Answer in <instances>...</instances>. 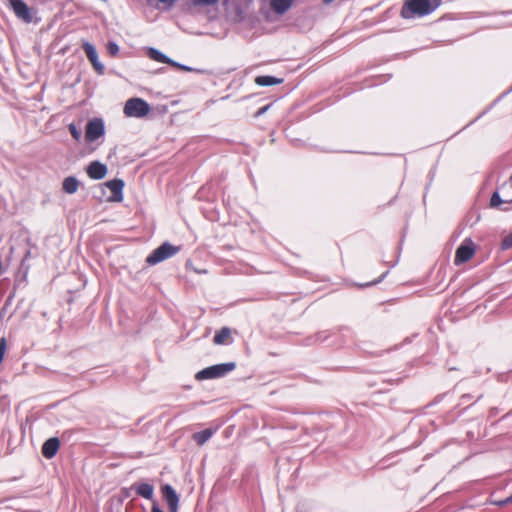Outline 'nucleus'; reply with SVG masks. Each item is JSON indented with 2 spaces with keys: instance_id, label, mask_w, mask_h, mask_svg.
I'll use <instances>...</instances> for the list:
<instances>
[{
  "instance_id": "f257e3e1",
  "label": "nucleus",
  "mask_w": 512,
  "mask_h": 512,
  "mask_svg": "<svg viewBox=\"0 0 512 512\" xmlns=\"http://www.w3.org/2000/svg\"><path fill=\"white\" fill-rule=\"evenodd\" d=\"M442 0H405L401 9V16L410 19L415 16L422 17L435 11Z\"/></svg>"
},
{
  "instance_id": "f03ea898",
  "label": "nucleus",
  "mask_w": 512,
  "mask_h": 512,
  "mask_svg": "<svg viewBox=\"0 0 512 512\" xmlns=\"http://www.w3.org/2000/svg\"><path fill=\"white\" fill-rule=\"evenodd\" d=\"M236 367L234 362L217 364L213 366H209L198 371L195 374V379L198 381L207 380V379H215L220 378L226 375L227 373L233 371Z\"/></svg>"
},
{
  "instance_id": "7ed1b4c3",
  "label": "nucleus",
  "mask_w": 512,
  "mask_h": 512,
  "mask_svg": "<svg viewBox=\"0 0 512 512\" xmlns=\"http://www.w3.org/2000/svg\"><path fill=\"white\" fill-rule=\"evenodd\" d=\"M127 117L142 118L149 114V104L141 98H131L126 101L123 109Z\"/></svg>"
},
{
  "instance_id": "20e7f679",
  "label": "nucleus",
  "mask_w": 512,
  "mask_h": 512,
  "mask_svg": "<svg viewBox=\"0 0 512 512\" xmlns=\"http://www.w3.org/2000/svg\"><path fill=\"white\" fill-rule=\"evenodd\" d=\"M179 247L173 246L168 242L163 243L158 248L153 250L151 254L146 258V262L149 265H155L160 263L168 258H171L176 253H178Z\"/></svg>"
},
{
  "instance_id": "39448f33",
  "label": "nucleus",
  "mask_w": 512,
  "mask_h": 512,
  "mask_svg": "<svg viewBox=\"0 0 512 512\" xmlns=\"http://www.w3.org/2000/svg\"><path fill=\"white\" fill-rule=\"evenodd\" d=\"M504 203H512V174L509 180L493 193L490 200V205L494 208L500 207Z\"/></svg>"
},
{
  "instance_id": "423d86ee",
  "label": "nucleus",
  "mask_w": 512,
  "mask_h": 512,
  "mask_svg": "<svg viewBox=\"0 0 512 512\" xmlns=\"http://www.w3.org/2000/svg\"><path fill=\"white\" fill-rule=\"evenodd\" d=\"M105 134L104 121L101 118H93L89 120L85 128V141L92 143L101 138Z\"/></svg>"
},
{
  "instance_id": "0eeeda50",
  "label": "nucleus",
  "mask_w": 512,
  "mask_h": 512,
  "mask_svg": "<svg viewBox=\"0 0 512 512\" xmlns=\"http://www.w3.org/2000/svg\"><path fill=\"white\" fill-rule=\"evenodd\" d=\"M475 254V245L471 239H465L457 248L454 262L456 265L469 261Z\"/></svg>"
},
{
  "instance_id": "6e6552de",
  "label": "nucleus",
  "mask_w": 512,
  "mask_h": 512,
  "mask_svg": "<svg viewBox=\"0 0 512 512\" xmlns=\"http://www.w3.org/2000/svg\"><path fill=\"white\" fill-rule=\"evenodd\" d=\"M14 14L26 23L33 21V13L31 8L22 0H7Z\"/></svg>"
},
{
  "instance_id": "1a4fd4ad",
  "label": "nucleus",
  "mask_w": 512,
  "mask_h": 512,
  "mask_svg": "<svg viewBox=\"0 0 512 512\" xmlns=\"http://www.w3.org/2000/svg\"><path fill=\"white\" fill-rule=\"evenodd\" d=\"M161 492L163 495V498L165 499L168 509L170 512H177L178 511V504H179V496L174 490V488L166 484L162 486Z\"/></svg>"
},
{
  "instance_id": "9d476101",
  "label": "nucleus",
  "mask_w": 512,
  "mask_h": 512,
  "mask_svg": "<svg viewBox=\"0 0 512 512\" xmlns=\"http://www.w3.org/2000/svg\"><path fill=\"white\" fill-rule=\"evenodd\" d=\"M82 48H83L87 58L91 62L92 66L94 67V69L99 74H102L104 72V67L98 61V54H97L95 47L89 42H83Z\"/></svg>"
},
{
  "instance_id": "9b49d317",
  "label": "nucleus",
  "mask_w": 512,
  "mask_h": 512,
  "mask_svg": "<svg viewBox=\"0 0 512 512\" xmlns=\"http://www.w3.org/2000/svg\"><path fill=\"white\" fill-rule=\"evenodd\" d=\"M86 172L91 179L100 180L106 176L107 167L98 161H93L88 165Z\"/></svg>"
},
{
  "instance_id": "f8f14e48",
  "label": "nucleus",
  "mask_w": 512,
  "mask_h": 512,
  "mask_svg": "<svg viewBox=\"0 0 512 512\" xmlns=\"http://www.w3.org/2000/svg\"><path fill=\"white\" fill-rule=\"evenodd\" d=\"M60 448V440L57 437L49 438L42 445V454L45 458H53Z\"/></svg>"
},
{
  "instance_id": "ddd939ff",
  "label": "nucleus",
  "mask_w": 512,
  "mask_h": 512,
  "mask_svg": "<svg viewBox=\"0 0 512 512\" xmlns=\"http://www.w3.org/2000/svg\"><path fill=\"white\" fill-rule=\"evenodd\" d=\"M108 189L112 192L114 201H121L123 199L122 190L124 187V182L121 179H113L105 184Z\"/></svg>"
},
{
  "instance_id": "4468645a",
  "label": "nucleus",
  "mask_w": 512,
  "mask_h": 512,
  "mask_svg": "<svg viewBox=\"0 0 512 512\" xmlns=\"http://www.w3.org/2000/svg\"><path fill=\"white\" fill-rule=\"evenodd\" d=\"M231 330L228 327H223L216 332L213 338V342L216 345H224L231 342Z\"/></svg>"
},
{
  "instance_id": "2eb2a0df",
  "label": "nucleus",
  "mask_w": 512,
  "mask_h": 512,
  "mask_svg": "<svg viewBox=\"0 0 512 512\" xmlns=\"http://www.w3.org/2000/svg\"><path fill=\"white\" fill-rule=\"evenodd\" d=\"M216 432V429L207 428L192 435V439L198 446L204 445Z\"/></svg>"
},
{
  "instance_id": "dca6fc26",
  "label": "nucleus",
  "mask_w": 512,
  "mask_h": 512,
  "mask_svg": "<svg viewBox=\"0 0 512 512\" xmlns=\"http://www.w3.org/2000/svg\"><path fill=\"white\" fill-rule=\"evenodd\" d=\"M135 491L137 495L151 500L154 495V487L148 483H139L134 485Z\"/></svg>"
},
{
  "instance_id": "f3484780",
  "label": "nucleus",
  "mask_w": 512,
  "mask_h": 512,
  "mask_svg": "<svg viewBox=\"0 0 512 512\" xmlns=\"http://www.w3.org/2000/svg\"><path fill=\"white\" fill-rule=\"evenodd\" d=\"M294 0H270L271 9L277 14H284L292 6Z\"/></svg>"
},
{
  "instance_id": "a211bd4d",
  "label": "nucleus",
  "mask_w": 512,
  "mask_h": 512,
  "mask_svg": "<svg viewBox=\"0 0 512 512\" xmlns=\"http://www.w3.org/2000/svg\"><path fill=\"white\" fill-rule=\"evenodd\" d=\"M78 187L79 181L73 176L66 177L62 184L63 190L68 194L75 193L78 190Z\"/></svg>"
},
{
  "instance_id": "6ab92c4d",
  "label": "nucleus",
  "mask_w": 512,
  "mask_h": 512,
  "mask_svg": "<svg viewBox=\"0 0 512 512\" xmlns=\"http://www.w3.org/2000/svg\"><path fill=\"white\" fill-rule=\"evenodd\" d=\"M282 81H283L282 79H278L273 76H267V75L257 76L255 78V83L259 86H272V85L280 84V83H282Z\"/></svg>"
},
{
  "instance_id": "aec40b11",
  "label": "nucleus",
  "mask_w": 512,
  "mask_h": 512,
  "mask_svg": "<svg viewBox=\"0 0 512 512\" xmlns=\"http://www.w3.org/2000/svg\"><path fill=\"white\" fill-rule=\"evenodd\" d=\"M148 55L151 59L157 61V62H160V63H170V59L164 55L163 53H161L160 51L154 49V48H150L149 51H148Z\"/></svg>"
},
{
  "instance_id": "412c9836",
  "label": "nucleus",
  "mask_w": 512,
  "mask_h": 512,
  "mask_svg": "<svg viewBox=\"0 0 512 512\" xmlns=\"http://www.w3.org/2000/svg\"><path fill=\"white\" fill-rule=\"evenodd\" d=\"M68 129H69V132L71 134V136L76 140V141H79L80 138H81V132L80 130L77 128V126L73 123L69 124L68 126Z\"/></svg>"
},
{
  "instance_id": "4be33fe9",
  "label": "nucleus",
  "mask_w": 512,
  "mask_h": 512,
  "mask_svg": "<svg viewBox=\"0 0 512 512\" xmlns=\"http://www.w3.org/2000/svg\"><path fill=\"white\" fill-rule=\"evenodd\" d=\"M107 50L111 56H116L119 52V47L114 42H109L107 45Z\"/></svg>"
},
{
  "instance_id": "5701e85b",
  "label": "nucleus",
  "mask_w": 512,
  "mask_h": 512,
  "mask_svg": "<svg viewBox=\"0 0 512 512\" xmlns=\"http://www.w3.org/2000/svg\"><path fill=\"white\" fill-rule=\"evenodd\" d=\"M502 249H510L512 247V234H509L504 237L501 243Z\"/></svg>"
},
{
  "instance_id": "b1692460",
  "label": "nucleus",
  "mask_w": 512,
  "mask_h": 512,
  "mask_svg": "<svg viewBox=\"0 0 512 512\" xmlns=\"http://www.w3.org/2000/svg\"><path fill=\"white\" fill-rule=\"evenodd\" d=\"M7 342L4 337L0 339V363H2L5 352H6Z\"/></svg>"
},
{
  "instance_id": "393cba45",
  "label": "nucleus",
  "mask_w": 512,
  "mask_h": 512,
  "mask_svg": "<svg viewBox=\"0 0 512 512\" xmlns=\"http://www.w3.org/2000/svg\"><path fill=\"white\" fill-rule=\"evenodd\" d=\"M219 0H192L194 5H214Z\"/></svg>"
},
{
  "instance_id": "a878e982",
  "label": "nucleus",
  "mask_w": 512,
  "mask_h": 512,
  "mask_svg": "<svg viewBox=\"0 0 512 512\" xmlns=\"http://www.w3.org/2000/svg\"><path fill=\"white\" fill-rule=\"evenodd\" d=\"M384 276H385V274H382L379 278H377V279H375L373 281H370V282H367V283H364V284H360L359 287L364 288V287H368V286H372V285L378 284L379 282L382 281Z\"/></svg>"
},
{
  "instance_id": "bb28decb",
  "label": "nucleus",
  "mask_w": 512,
  "mask_h": 512,
  "mask_svg": "<svg viewBox=\"0 0 512 512\" xmlns=\"http://www.w3.org/2000/svg\"><path fill=\"white\" fill-rule=\"evenodd\" d=\"M512 501V496L511 497H508L504 500H501V501H497L495 502L496 505L498 506H505L506 504L510 503Z\"/></svg>"
},
{
  "instance_id": "cd10ccee",
  "label": "nucleus",
  "mask_w": 512,
  "mask_h": 512,
  "mask_svg": "<svg viewBox=\"0 0 512 512\" xmlns=\"http://www.w3.org/2000/svg\"><path fill=\"white\" fill-rule=\"evenodd\" d=\"M159 2L166 4L168 7H171L177 0H158Z\"/></svg>"
},
{
  "instance_id": "c85d7f7f",
  "label": "nucleus",
  "mask_w": 512,
  "mask_h": 512,
  "mask_svg": "<svg viewBox=\"0 0 512 512\" xmlns=\"http://www.w3.org/2000/svg\"><path fill=\"white\" fill-rule=\"evenodd\" d=\"M151 512H163L156 503L153 504Z\"/></svg>"
},
{
  "instance_id": "c756f323",
  "label": "nucleus",
  "mask_w": 512,
  "mask_h": 512,
  "mask_svg": "<svg viewBox=\"0 0 512 512\" xmlns=\"http://www.w3.org/2000/svg\"><path fill=\"white\" fill-rule=\"evenodd\" d=\"M333 1H334V0H323V3H324V4H326V5H328V4L332 3Z\"/></svg>"
}]
</instances>
